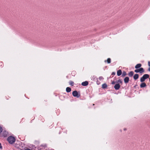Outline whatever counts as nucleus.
I'll return each mask as SVG.
<instances>
[{
  "label": "nucleus",
  "mask_w": 150,
  "mask_h": 150,
  "mask_svg": "<svg viewBox=\"0 0 150 150\" xmlns=\"http://www.w3.org/2000/svg\"><path fill=\"white\" fill-rule=\"evenodd\" d=\"M7 140L9 144H12L15 142L16 139L14 137L10 136L8 137Z\"/></svg>",
  "instance_id": "nucleus-1"
},
{
  "label": "nucleus",
  "mask_w": 150,
  "mask_h": 150,
  "mask_svg": "<svg viewBox=\"0 0 150 150\" xmlns=\"http://www.w3.org/2000/svg\"><path fill=\"white\" fill-rule=\"evenodd\" d=\"M148 65L150 67V62L149 61L148 62Z\"/></svg>",
  "instance_id": "nucleus-25"
},
{
  "label": "nucleus",
  "mask_w": 150,
  "mask_h": 150,
  "mask_svg": "<svg viewBox=\"0 0 150 150\" xmlns=\"http://www.w3.org/2000/svg\"><path fill=\"white\" fill-rule=\"evenodd\" d=\"M69 83L70 85L72 86H73L74 85V82L71 81H70L69 82Z\"/></svg>",
  "instance_id": "nucleus-18"
},
{
  "label": "nucleus",
  "mask_w": 150,
  "mask_h": 150,
  "mask_svg": "<svg viewBox=\"0 0 150 150\" xmlns=\"http://www.w3.org/2000/svg\"><path fill=\"white\" fill-rule=\"evenodd\" d=\"M88 81H86L81 83V85L83 86H86L88 85Z\"/></svg>",
  "instance_id": "nucleus-7"
},
{
  "label": "nucleus",
  "mask_w": 150,
  "mask_h": 150,
  "mask_svg": "<svg viewBox=\"0 0 150 150\" xmlns=\"http://www.w3.org/2000/svg\"><path fill=\"white\" fill-rule=\"evenodd\" d=\"M142 66V64H137L135 67V68L136 69H138L139 68H140V67Z\"/></svg>",
  "instance_id": "nucleus-11"
},
{
  "label": "nucleus",
  "mask_w": 150,
  "mask_h": 150,
  "mask_svg": "<svg viewBox=\"0 0 150 150\" xmlns=\"http://www.w3.org/2000/svg\"><path fill=\"white\" fill-rule=\"evenodd\" d=\"M115 72H112V75H115Z\"/></svg>",
  "instance_id": "nucleus-23"
},
{
  "label": "nucleus",
  "mask_w": 150,
  "mask_h": 150,
  "mask_svg": "<svg viewBox=\"0 0 150 150\" xmlns=\"http://www.w3.org/2000/svg\"><path fill=\"white\" fill-rule=\"evenodd\" d=\"M72 95L73 96L77 98H79L80 96V93H78L77 91H74L72 92Z\"/></svg>",
  "instance_id": "nucleus-4"
},
{
  "label": "nucleus",
  "mask_w": 150,
  "mask_h": 150,
  "mask_svg": "<svg viewBox=\"0 0 150 150\" xmlns=\"http://www.w3.org/2000/svg\"><path fill=\"white\" fill-rule=\"evenodd\" d=\"M139 77V76L138 74H135L134 76V80H136Z\"/></svg>",
  "instance_id": "nucleus-12"
},
{
  "label": "nucleus",
  "mask_w": 150,
  "mask_h": 150,
  "mask_svg": "<svg viewBox=\"0 0 150 150\" xmlns=\"http://www.w3.org/2000/svg\"><path fill=\"white\" fill-rule=\"evenodd\" d=\"M127 75V73L125 71H124L122 73V76L124 77L126 76Z\"/></svg>",
  "instance_id": "nucleus-17"
},
{
  "label": "nucleus",
  "mask_w": 150,
  "mask_h": 150,
  "mask_svg": "<svg viewBox=\"0 0 150 150\" xmlns=\"http://www.w3.org/2000/svg\"><path fill=\"white\" fill-rule=\"evenodd\" d=\"M116 83V81H113L112 82V84H115Z\"/></svg>",
  "instance_id": "nucleus-22"
},
{
  "label": "nucleus",
  "mask_w": 150,
  "mask_h": 150,
  "mask_svg": "<svg viewBox=\"0 0 150 150\" xmlns=\"http://www.w3.org/2000/svg\"><path fill=\"white\" fill-rule=\"evenodd\" d=\"M2 146H1V143H0V148L1 149H2Z\"/></svg>",
  "instance_id": "nucleus-26"
},
{
  "label": "nucleus",
  "mask_w": 150,
  "mask_h": 150,
  "mask_svg": "<svg viewBox=\"0 0 150 150\" xmlns=\"http://www.w3.org/2000/svg\"><path fill=\"white\" fill-rule=\"evenodd\" d=\"M129 80V78L128 77H126L124 79V81L125 83H128Z\"/></svg>",
  "instance_id": "nucleus-6"
},
{
  "label": "nucleus",
  "mask_w": 150,
  "mask_h": 150,
  "mask_svg": "<svg viewBox=\"0 0 150 150\" xmlns=\"http://www.w3.org/2000/svg\"><path fill=\"white\" fill-rule=\"evenodd\" d=\"M149 81H150V78H149Z\"/></svg>",
  "instance_id": "nucleus-28"
},
{
  "label": "nucleus",
  "mask_w": 150,
  "mask_h": 150,
  "mask_svg": "<svg viewBox=\"0 0 150 150\" xmlns=\"http://www.w3.org/2000/svg\"><path fill=\"white\" fill-rule=\"evenodd\" d=\"M3 130V129L2 127L0 126V133H1L2 132Z\"/></svg>",
  "instance_id": "nucleus-21"
},
{
  "label": "nucleus",
  "mask_w": 150,
  "mask_h": 150,
  "mask_svg": "<svg viewBox=\"0 0 150 150\" xmlns=\"http://www.w3.org/2000/svg\"><path fill=\"white\" fill-rule=\"evenodd\" d=\"M107 63L108 64H110L111 62V59L110 58H108L107 60Z\"/></svg>",
  "instance_id": "nucleus-19"
},
{
  "label": "nucleus",
  "mask_w": 150,
  "mask_h": 150,
  "mask_svg": "<svg viewBox=\"0 0 150 150\" xmlns=\"http://www.w3.org/2000/svg\"><path fill=\"white\" fill-rule=\"evenodd\" d=\"M122 74V71L121 69L119 70L117 72V75L118 76H119Z\"/></svg>",
  "instance_id": "nucleus-10"
},
{
  "label": "nucleus",
  "mask_w": 150,
  "mask_h": 150,
  "mask_svg": "<svg viewBox=\"0 0 150 150\" xmlns=\"http://www.w3.org/2000/svg\"><path fill=\"white\" fill-rule=\"evenodd\" d=\"M116 83H121L122 84V81L121 79H119L118 80H117L116 81Z\"/></svg>",
  "instance_id": "nucleus-16"
},
{
  "label": "nucleus",
  "mask_w": 150,
  "mask_h": 150,
  "mask_svg": "<svg viewBox=\"0 0 150 150\" xmlns=\"http://www.w3.org/2000/svg\"><path fill=\"white\" fill-rule=\"evenodd\" d=\"M8 134V132L7 131H4L3 132V136L4 137H7Z\"/></svg>",
  "instance_id": "nucleus-8"
},
{
  "label": "nucleus",
  "mask_w": 150,
  "mask_h": 150,
  "mask_svg": "<svg viewBox=\"0 0 150 150\" xmlns=\"http://www.w3.org/2000/svg\"><path fill=\"white\" fill-rule=\"evenodd\" d=\"M105 62H106V60H105Z\"/></svg>",
  "instance_id": "nucleus-27"
},
{
  "label": "nucleus",
  "mask_w": 150,
  "mask_h": 150,
  "mask_svg": "<svg viewBox=\"0 0 150 150\" xmlns=\"http://www.w3.org/2000/svg\"><path fill=\"white\" fill-rule=\"evenodd\" d=\"M144 69L142 68H140L139 69H137L134 70V72L136 73H139V72L140 73H142L144 72Z\"/></svg>",
  "instance_id": "nucleus-3"
},
{
  "label": "nucleus",
  "mask_w": 150,
  "mask_h": 150,
  "mask_svg": "<svg viewBox=\"0 0 150 150\" xmlns=\"http://www.w3.org/2000/svg\"><path fill=\"white\" fill-rule=\"evenodd\" d=\"M120 87V86L119 83H116L114 86V88L115 90H117L119 89Z\"/></svg>",
  "instance_id": "nucleus-5"
},
{
  "label": "nucleus",
  "mask_w": 150,
  "mask_h": 150,
  "mask_svg": "<svg viewBox=\"0 0 150 150\" xmlns=\"http://www.w3.org/2000/svg\"><path fill=\"white\" fill-rule=\"evenodd\" d=\"M149 75L148 74H145L140 78V81L142 82H144L145 80L149 77Z\"/></svg>",
  "instance_id": "nucleus-2"
},
{
  "label": "nucleus",
  "mask_w": 150,
  "mask_h": 150,
  "mask_svg": "<svg viewBox=\"0 0 150 150\" xmlns=\"http://www.w3.org/2000/svg\"><path fill=\"white\" fill-rule=\"evenodd\" d=\"M146 86V84L144 82H142L140 85V87L141 88H144Z\"/></svg>",
  "instance_id": "nucleus-9"
},
{
  "label": "nucleus",
  "mask_w": 150,
  "mask_h": 150,
  "mask_svg": "<svg viewBox=\"0 0 150 150\" xmlns=\"http://www.w3.org/2000/svg\"><path fill=\"white\" fill-rule=\"evenodd\" d=\"M134 74V72L133 71H130L128 74L129 76L130 77H132Z\"/></svg>",
  "instance_id": "nucleus-13"
},
{
  "label": "nucleus",
  "mask_w": 150,
  "mask_h": 150,
  "mask_svg": "<svg viewBox=\"0 0 150 150\" xmlns=\"http://www.w3.org/2000/svg\"><path fill=\"white\" fill-rule=\"evenodd\" d=\"M99 79L101 81L103 80L104 79V78L102 76H100L99 77Z\"/></svg>",
  "instance_id": "nucleus-20"
},
{
  "label": "nucleus",
  "mask_w": 150,
  "mask_h": 150,
  "mask_svg": "<svg viewBox=\"0 0 150 150\" xmlns=\"http://www.w3.org/2000/svg\"><path fill=\"white\" fill-rule=\"evenodd\" d=\"M107 87V84L105 83H104L102 85V88H105Z\"/></svg>",
  "instance_id": "nucleus-15"
},
{
  "label": "nucleus",
  "mask_w": 150,
  "mask_h": 150,
  "mask_svg": "<svg viewBox=\"0 0 150 150\" xmlns=\"http://www.w3.org/2000/svg\"><path fill=\"white\" fill-rule=\"evenodd\" d=\"M24 150H32L31 149H30L28 148H27L26 149H25Z\"/></svg>",
  "instance_id": "nucleus-24"
},
{
  "label": "nucleus",
  "mask_w": 150,
  "mask_h": 150,
  "mask_svg": "<svg viewBox=\"0 0 150 150\" xmlns=\"http://www.w3.org/2000/svg\"><path fill=\"white\" fill-rule=\"evenodd\" d=\"M71 91V89L70 88L67 87L66 88V91L67 92H70Z\"/></svg>",
  "instance_id": "nucleus-14"
}]
</instances>
